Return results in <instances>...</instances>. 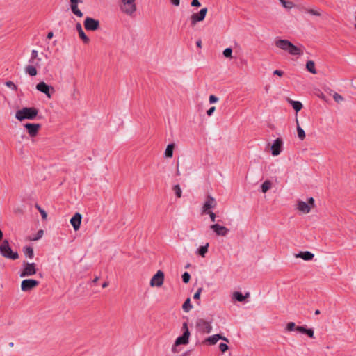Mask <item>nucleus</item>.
Masks as SVG:
<instances>
[{"instance_id": "nucleus-31", "label": "nucleus", "mask_w": 356, "mask_h": 356, "mask_svg": "<svg viewBox=\"0 0 356 356\" xmlns=\"http://www.w3.org/2000/svg\"><path fill=\"white\" fill-rule=\"evenodd\" d=\"M209 243H207L205 245L200 246L197 250V253L202 257H204L206 253L208 252Z\"/></svg>"}, {"instance_id": "nucleus-39", "label": "nucleus", "mask_w": 356, "mask_h": 356, "mask_svg": "<svg viewBox=\"0 0 356 356\" xmlns=\"http://www.w3.org/2000/svg\"><path fill=\"white\" fill-rule=\"evenodd\" d=\"M35 207L37 208V209L39 211V212L40 213L41 216H42V218L43 220H46L47 218V212L43 209H42L38 204H36L35 205Z\"/></svg>"}, {"instance_id": "nucleus-64", "label": "nucleus", "mask_w": 356, "mask_h": 356, "mask_svg": "<svg viewBox=\"0 0 356 356\" xmlns=\"http://www.w3.org/2000/svg\"><path fill=\"white\" fill-rule=\"evenodd\" d=\"M279 1L280 2V1H281V0H279Z\"/></svg>"}, {"instance_id": "nucleus-24", "label": "nucleus", "mask_w": 356, "mask_h": 356, "mask_svg": "<svg viewBox=\"0 0 356 356\" xmlns=\"http://www.w3.org/2000/svg\"><path fill=\"white\" fill-rule=\"evenodd\" d=\"M307 70L313 74H316L317 71L315 67V63L312 60H308L306 63Z\"/></svg>"}, {"instance_id": "nucleus-48", "label": "nucleus", "mask_w": 356, "mask_h": 356, "mask_svg": "<svg viewBox=\"0 0 356 356\" xmlns=\"http://www.w3.org/2000/svg\"><path fill=\"white\" fill-rule=\"evenodd\" d=\"M202 292V289L201 288H199L197 289V291L195 293L194 296H193V298L194 299H199L200 298V293Z\"/></svg>"}, {"instance_id": "nucleus-40", "label": "nucleus", "mask_w": 356, "mask_h": 356, "mask_svg": "<svg viewBox=\"0 0 356 356\" xmlns=\"http://www.w3.org/2000/svg\"><path fill=\"white\" fill-rule=\"evenodd\" d=\"M333 99H334L335 102H337V103H339L342 101H343V97L339 93H337L335 92L334 95H333Z\"/></svg>"}, {"instance_id": "nucleus-63", "label": "nucleus", "mask_w": 356, "mask_h": 356, "mask_svg": "<svg viewBox=\"0 0 356 356\" xmlns=\"http://www.w3.org/2000/svg\"><path fill=\"white\" fill-rule=\"evenodd\" d=\"M279 1L280 2V1H281V0H279Z\"/></svg>"}, {"instance_id": "nucleus-2", "label": "nucleus", "mask_w": 356, "mask_h": 356, "mask_svg": "<svg viewBox=\"0 0 356 356\" xmlns=\"http://www.w3.org/2000/svg\"><path fill=\"white\" fill-rule=\"evenodd\" d=\"M136 1L137 0H118L120 12L127 17H135L138 9Z\"/></svg>"}, {"instance_id": "nucleus-8", "label": "nucleus", "mask_w": 356, "mask_h": 356, "mask_svg": "<svg viewBox=\"0 0 356 356\" xmlns=\"http://www.w3.org/2000/svg\"><path fill=\"white\" fill-rule=\"evenodd\" d=\"M23 270L20 273V277H28L35 275L37 273L36 264L35 263H24Z\"/></svg>"}, {"instance_id": "nucleus-10", "label": "nucleus", "mask_w": 356, "mask_h": 356, "mask_svg": "<svg viewBox=\"0 0 356 356\" xmlns=\"http://www.w3.org/2000/svg\"><path fill=\"white\" fill-rule=\"evenodd\" d=\"M83 24L87 31H95L99 28V21L90 17H86Z\"/></svg>"}, {"instance_id": "nucleus-38", "label": "nucleus", "mask_w": 356, "mask_h": 356, "mask_svg": "<svg viewBox=\"0 0 356 356\" xmlns=\"http://www.w3.org/2000/svg\"><path fill=\"white\" fill-rule=\"evenodd\" d=\"M39 58H38V51L37 50H32L31 51V58L29 60V63H33L34 61V60H36Z\"/></svg>"}, {"instance_id": "nucleus-36", "label": "nucleus", "mask_w": 356, "mask_h": 356, "mask_svg": "<svg viewBox=\"0 0 356 356\" xmlns=\"http://www.w3.org/2000/svg\"><path fill=\"white\" fill-rule=\"evenodd\" d=\"M5 85L13 91H17L18 89L17 86L11 81H6Z\"/></svg>"}, {"instance_id": "nucleus-50", "label": "nucleus", "mask_w": 356, "mask_h": 356, "mask_svg": "<svg viewBox=\"0 0 356 356\" xmlns=\"http://www.w3.org/2000/svg\"><path fill=\"white\" fill-rule=\"evenodd\" d=\"M215 110H216L215 106H212V107H211L209 110H207V114L209 116H211V115L213 113V112L215 111Z\"/></svg>"}, {"instance_id": "nucleus-9", "label": "nucleus", "mask_w": 356, "mask_h": 356, "mask_svg": "<svg viewBox=\"0 0 356 356\" xmlns=\"http://www.w3.org/2000/svg\"><path fill=\"white\" fill-rule=\"evenodd\" d=\"M183 328L185 330V331L181 336L177 338L174 344L175 346H178L182 344L186 345L188 343L190 332L188 329L187 323L185 322L183 323Z\"/></svg>"}, {"instance_id": "nucleus-33", "label": "nucleus", "mask_w": 356, "mask_h": 356, "mask_svg": "<svg viewBox=\"0 0 356 356\" xmlns=\"http://www.w3.org/2000/svg\"><path fill=\"white\" fill-rule=\"evenodd\" d=\"M192 307H193V306L191 304V299L190 298H187L186 300V301L184 302L183 305H182L183 309L186 312H189L192 309Z\"/></svg>"}, {"instance_id": "nucleus-61", "label": "nucleus", "mask_w": 356, "mask_h": 356, "mask_svg": "<svg viewBox=\"0 0 356 356\" xmlns=\"http://www.w3.org/2000/svg\"><path fill=\"white\" fill-rule=\"evenodd\" d=\"M172 350L173 352H176L175 347H173Z\"/></svg>"}, {"instance_id": "nucleus-20", "label": "nucleus", "mask_w": 356, "mask_h": 356, "mask_svg": "<svg viewBox=\"0 0 356 356\" xmlns=\"http://www.w3.org/2000/svg\"><path fill=\"white\" fill-rule=\"evenodd\" d=\"M82 216L79 213H76L70 219V223L75 231L79 229L81 224Z\"/></svg>"}, {"instance_id": "nucleus-32", "label": "nucleus", "mask_w": 356, "mask_h": 356, "mask_svg": "<svg viewBox=\"0 0 356 356\" xmlns=\"http://www.w3.org/2000/svg\"><path fill=\"white\" fill-rule=\"evenodd\" d=\"M261 191L263 193H266L272 187V183L270 181L266 180L261 184Z\"/></svg>"}, {"instance_id": "nucleus-1", "label": "nucleus", "mask_w": 356, "mask_h": 356, "mask_svg": "<svg viewBox=\"0 0 356 356\" xmlns=\"http://www.w3.org/2000/svg\"><path fill=\"white\" fill-rule=\"evenodd\" d=\"M276 47L288 52L292 56H300L303 54L300 47L293 44L289 40L285 39H276L275 40Z\"/></svg>"}, {"instance_id": "nucleus-21", "label": "nucleus", "mask_w": 356, "mask_h": 356, "mask_svg": "<svg viewBox=\"0 0 356 356\" xmlns=\"http://www.w3.org/2000/svg\"><path fill=\"white\" fill-rule=\"evenodd\" d=\"M220 339H222L223 341H225L228 342V339L223 336H221L220 334H213L212 336L209 337L205 339V342L208 343L210 345H214L216 344Z\"/></svg>"}, {"instance_id": "nucleus-4", "label": "nucleus", "mask_w": 356, "mask_h": 356, "mask_svg": "<svg viewBox=\"0 0 356 356\" xmlns=\"http://www.w3.org/2000/svg\"><path fill=\"white\" fill-rule=\"evenodd\" d=\"M0 253L6 258L15 260L19 258V254L17 252H13L8 240H4L0 245Z\"/></svg>"}, {"instance_id": "nucleus-62", "label": "nucleus", "mask_w": 356, "mask_h": 356, "mask_svg": "<svg viewBox=\"0 0 356 356\" xmlns=\"http://www.w3.org/2000/svg\"><path fill=\"white\" fill-rule=\"evenodd\" d=\"M354 28H355V29L356 30V23H355V25H354Z\"/></svg>"}, {"instance_id": "nucleus-57", "label": "nucleus", "mask_w": 356, "mask_h": 356, "mask_svg": "<svg viewBox=\"0 0 356 356\" xmlns=\"http://www.w3.org/2000/svg\"><path fill=\"white\" fill-rule=\"evenodd\" d=\"M3 238V232L0 229V241L1 240V238Z\"/></svg>"}, {"instance_id": "nucleus-5", "label": "nucleus", "mask_w": 356, "mask_h": 356, "mask_svg": "<svg viewBox=\"0 0 356 356\" xmlns=\"http://www.w3.org/2000/svg\"><path fill=\"white\" fill-rule=\"evenodd\" d=\"M286 332L296 331L302 334H307L309 337L314 338V332L312 328H306L303 326H296L294 322H289L286 324Z\"/></svg>"}, {"instance_id": "nucleus-60", "label": "nucleus", "mask_w": 356, "mask_h": 356, "mask_svg": "<svg viewBox=\"0 0 356 356\" xmlns=\"http://www.w3.org/2000/svg\"><path fill=\"white\" fill-rule=\"evenodd\" d=\"M97 280H98V277H96V278H95V279H94L93 282H97Z\"/></svg>"}, {"instance_id": "nucleus-53", "label": "nucleus", "mask_w": 356, "mask_h": 356, "mask_svg": "<svg viewBox=\"0 0 356 356\" xmlns=\"http://www.w3.org/2000/svg\"><path fill=\"white\" fill-rule=\"evenodd\" d=\"M76 29L78 33H80V31H83V29H82V26L80 23L76 24Z\"/></svg>"}, {"instance_id": "nucleus-42", "label": "nucleus", "mask_w": 356, "mask_h": 356, "mask_svg": "<svg viewBox=\"0 0 356 356\" xmlns=\"http://www.w3.org/2000/svg\"><path fill=\"white\" fill-rule=\"evenodd\" d=\"M190 278H191V275L188 273L187 272H185L183 275H182V280H183V282L184 283H188L190 280Z\"/></svg>"}, {"instance_id": "nucleus-34", "label": "nucleus", "mask_w": 356, "mask_h": 356, "mask_svg": "<svg viewBox=\"0 0 356 356\" xmlns=\"http://www.w3.org/2000/svg\"><path fill=\"white\" fill-rule=\"evenodd\" d=\"M282 6L286 9H291L294 7V4L292 1H289L286 0H281L280 1Z\"/></svg>"}, {"instance_id": "nucleus-59", "label": "nucleus", "mask_w": 356, "mask_h": 356, "mask_svg": "<svg viewBox=\"0 0 356 356\" xmlns=\"http://www.w3.org/2000/svg\"><path fill=\"white\" fill-rule=\"evenodd\" d=\"M320 314V311L319 310H316L315 311V314Z\"/></svg>"}, {"instance_id": "nucleus-35", "label": "nucleus", "mask_w": 356, "mask_h": 356, "mask_svg": "<svg viewBox=\"0 0 356 356\" xmlns=\"http://www.w3.org/2000/svg\"><path fill=\"white\" fill-rule=\"evenodd\" d=\"M222 54H223V56L225 58H229V59H232L233 58V56H232V49L230 48V47L226 48L223 51Z\"/></svg>"}, {"instance_id": "nucleus-52", "label": "nucleus", "mask_w": 356, "mask_h": 356, "mask_svg": "<svg viewBox=\"0 0 356 356\" xmlns=\"http://www.w3.org/2000/svg\"><path fill=\"white\" fill-rule=\"evenodd\" d=\"M273 74H276L279 76H282L283 75V72H282L281 70H276L273 72Z\"/></svg>"}, {"instance_id": "nucleus-7", "label": "nucleus", "mask_w": 356, "mask_h": 356, "mask_svg": "<svg viewBox=\"0 0 356 356\" xmlns=\"http://www.w3.org/2000/svg\"><path fill=\"white\" fill-rule=\"evenodd\" d=\"M207 12V8L204 7L202 8L198 13L192 14L190 18L191 25L195 26L198 22L203 21L205 19Z\"/></svg>"}, {"instance_id": "nucleus-51", "label": "nucleus", "mask_w": 356, "mask_h": 356, "mask_svg": "<svg viewBox=\"0 0 356 356\" xmlns=\"http://www.w3.org/2000/svg\"><path fill=\"white\" fill-rule=\"evenodd\" d=\"M171 4L177 7L180 5V0H169Z\"/></svg>"}, {"instance_id": "nucleus-58", "label": "nucleus", "mask_w": 356, "mask_h": 356, "mask_svg": "<svg viewBox=\"0 0 356 356\" xmlns=\"http://www.w3.org/2000/svg\"><path fill=\"white\" fill-rule=\"evenodd\" d=\"M9 346H10V347H13L14 343H13V342H10V343H9Z\"/></svg>"}, {"instance_id": "nucleus-28", "label": "nucleus", "mask_w": 356, "mask_h": 356, "mask_svg": "<svg viewBox=\"0 0 356 356\" xmlns=\"http://www.w3.org/2000/svg\"><path fill=\"white\" fill-rule=\"evenodd\" d=\"M289 103L291 104V106H293V109L296 112L300 111L302 109V103L300 102L289 100Z\"/></svg>"}, {"instance_id": "nucleus-16", "label": "nucleus", "mask_w": 356, "mask_h": 356, "mask_svg": "<svg viewBox=\"0 0 356 356\" xmlns=\"http://www.w3.org/2000/svg\"><path fill=\"white\" fill-rule=\"evenodd\" d=\"M282 139L280 138L275 139L270 147L272 155L274 156H278L282 151Z\"/></svg>"}, {"instance_id": "nucleus-49", "label": "nucleus", "mask_w": 356, "mask_h": 356, "mask_svg": "<svg viewBox=\"0 0 356 356\" xmlns=\"http://www.w3.org/2000/svg\"><path fill=\"white\" fill-rule=\"evenodd\" d=\"M43 233H44V232H43V230H42V229H41V230H39V231L38 232L37 236H36V237H35V238H33V241H36V240H38V239H40V238H42V235H43Z\"/></svg>"}, {"instance_id": "nucleus-37", "label": "nucleus", "mask_w": 356, "mask_h": 356, "mask_svg": "<svg viewBox=\"0 0 356 356\" xmlns=\"http://www.w3.org/2000/svg\"><path fill=\"white\" fill-rule=\"evenodd\" d=\"M79 35L85 44H88L90 42L89 38L85 34L83 31H80V33H79Z\"/></svg>"}, {"instance_id": "nucleus-29", "label": "nucleus", "mask_w": 356, "mask_h": 356, "mask_svg": "<svg viewBox=\"0 0 356 356\" xmlns=\"http://www.w3.org/2000/svg\"><path fill=\"white\" fill-rule=\"evenodd\" d=\"M296 124H297L298 136L301 140H303L305 138V131L299 125L298 119H296Z\"/></svg>"}, {"instance_id": "nucleus-30", "label": "nucleus", "mask_w": 356, "mask_h": 356, "mask_svg": "<svg viewBox=\"0 0 356 356\" xmlns=\"http://www.w3.org/2000/svg\"><path fill=\"white\" fill-rule=\"evenodd\" d=\"M304 10L305 13L310 14L314 16H321V13L318 9H314V8H304Z\"/></svg>"}, {"instance_id": "nucleus-17", "label": "nucleus", "mask_w": 356, "mask_h": 356, "mask_svg": "<svg viewBox=\"0 0 356 356\" xmlns=\"http://www.w3.org/2000/svg\"><path fill=\"white\" fill-rule=\"evenodd\" d=\"M83 0H70V6L72 13L78 17L83 16V12L79 8V4L82 3Z\"/></svg>"}, {"instance_id": "nucleus-56", "label": "nucleus", "mask_w": 356, "mask_h": 356, "mask_svg": "<svg viewBox=\"0 0 356 356\" xmlns=\"http://www.w3.org/2000/svg\"><path fill=\"white\" fill-rule=\"evenodd\" d=\"M108 286V282H104L103 284H102V287L103 288H106Z\"/></svg>"}, {"instance_id": "nucleus-13", "label": "nucleus", "mask_w": 356, "mask_h": 356, "mask_svg": "<svg viewBox=\"0 0 356 356\" xmlns=\"http://www.w3.org/2000/svg\"><path fill=\"white\" fill-rule=\"evenodd\" d=\"M35 88L38 91L45 94L48 98H51V94L54 92V88L44 81L38 83Z\"/></svg>"}, {"instance_id": "nucleus-3", "label": "nucleus", "mask_w": 356, "mask_h": 356, "mask_svg": "<svg viewBox=\"0 0 356 356\" xmlns=\"http://www.w3.org/2000/svg\"><path fill=\"white\" fill-rule=\"evenodd\" d=\"M38 114V110L35 107H23L15 112V118L22 122L25 120H33Z\"/></svg>"}, {"instance_id": "nucleus-26", "label": "nucleus", "mask_w": 356, "mask_h": 356, "mask_svg": "<svg viewBox=\"0 0 356 356\" xmlns=\"http://www.w3.org/2000/svg\"><path fill=\"white\" fill-rule=\"evenodd\" d=\"M175 145L174 144H169L168 145L165 151V156L167 158H171L173 156V150H174Z\"/></svg>"}, {"instance_id": "nucleus-54", "label": "nucleus", "mask_w": 356, "mask_h": 356, "mask_svg": "<svg viewBox=\"0 0 356 356\" xmlns=\"http://www.w3.org/2000/svg\"><path fill=\"white\" fill-rule=\"evenodd\" d=\"M196 45H197L198 47H200V48H201V47H202V42H201V40H197V41L196 42Z\"/></svg>"}, {"instance_id": "nucleus-47", "label": "nucleus", "mask_w": 356, "mask_h": 356, "mask_svg": "<svg viewBox=\"0 0 356 356\" xmlns=\"http://www.w3.org/2000/svg\"><path fill=\"white\" fill-rule=\"evenodd\" d=\"M191 5L193 7H200L201 3H200L199 0H192Z\"/></svg>"}, {"instance_id": "nucleus-46", "label": "nucleus", "mask_w": 356, "mask_h": 356, "mask_svg": "<svg viewBox=\"0 0 356 356\" xmlns=\"http://www.w3.org/2000/svg\"><path fill=\"white\" fill-rule=\"evenodd\" d=\"M206 213L209 215V217H210L211 220L212 222H215L216 216V214L213 211H209V212H207Z\"/></svg>"}, {"instance_id": "nucleus-45", "label": "nucleus", "mask_w": 356, "mask_h": 356, "mask_svg": "<svg viewBox=\"0 0 356 356\" xmlns=\"http://www.w3.org/2000/svg\"><path fill=\"white\" fill-rule=\"evenodd\" d=\"M40 61H41V58H38L36 60H34V61L33 63H29L31 65H35V69H37L38 67H40Z\"/></svg>"}, {"instance_id": "nucleus-19", "label": "nucleus", "mask_w": 356, "mask_h": 356, "mask_svg": "<svg viewBox=\"0 0 356 356\" xmlns=\"http://www.w3.org/2000/svg\"><path fill=\"white\" fill-rule=\"evenodd\" d=\"M216 201L214 197L211 196H208L207 200L205 201L203 207H202V213H205L209 211H211V209H214L216 207Z\"/></svg>"}, {"instance_id": "nucleus-12", "label": "nucleus", "mask_w": 356, "mask_h": 356, "mask_svg": "<svg viewBox=\"0 0 356 356\" xmlns=\"http://www.w3.org/2000/svg\"><path fill=\"white\" fill-rule=\"evenodd\" d=\"M164 282V273L161 270H158L150 280V286L154 287H161Z\"/></svg>"}, {"instance_id": "nucleus-55", "label": "nucleus", "mask_w": 356, "mask_h": 356, "mask_svg": "<svg viewBox=\"0 0 356 356\" xmlns=\"http://www.w3.org/2000/svg\"><path fill=\"white\" fill-rule=\"evenodd\" d=\"M54 34H53V32H49L48 34H47V38L48 39H51L52 38Z\"/></svg>"}, {"instance_id": "nucleus-11", "label": "nucleus", "mask_w": 356, "mask_h": 356, "mask_svg": "<svg viewBox=\"0 0 356 356\" xmlns=\"http://www.w3.org/2000/svg\"><path fill=\"white\" fill-rule=\"evenodd\" d=\"M24 127L26 129L29 136L34 138L38 136L41 124L38 123H26L24 124Z\"/></svg>"}, {"instance_id": "nucleus-44", "label": "nucleus", "mask_w": 356, "mask_h": 356, "mask_svg": "<svg viewBox=\"0 0 356 356\" xmlns=\"http://www.w3.org/2000/svg\"><path fill=\"white\" fill-rule=\"evenodd\" d=\"M209 101L210 104H214L218 101V98L215 95H211L209 96Z\"/></svg>"}, {"instance_id": "nucleus-15", "label": "nucleus", "mask_w": 356, "mask_h": 356, "mask_svg": "<svg viewBox=\"0 0 356 356\" xmlns=\"http://www.w3.org/2000/svg\"><path fill=\"white\" fill-rule=\"evenodd\" d=\"M38 284L39 282L35 280H24L21 283V289L23 291H29L36 287Z\"/></svg>"}, {"instance_id": "nucleus-18", "label": "nucleus", "mask_w": 356, "mask_h": 356, "mask_svg": "<svg viewBox=\"0 0 356 356\" xmlns=\"http://www.w3.org/2000/svg\"><path fill=\"white\" fill-rule=\"evenodd\" d=\"M210 228L219 236H226L229 232L228 228L219 224L211 225Z\"/></svg>"}, {"instance_id": "nucleus-23", "label": "nucleus", "mask_w": 356, "mask_h": 356, "mask_svg": "<svg viewBox=\"0 0 356 356\" xmlns=\"http://www.w3.org/2000/svg\"><path fill=\"white\" fill-rule=\"evenodd\" d=\"M295 257L296 258H301L305 261H310L314 258V254H312V252H310L309 251H305V252H300L298 254H296L295 255Z\"/></svg>"}, {"instance_id": "nucleus-22", "label": "nucleus", "mask_w": 356, "mask_h": 356, "mask_svg": "<svg viewBox=\"0 0 356 356\" xmlns=\"http://www.w3.org/2000/svg\"><path fill=\"white\" fill-rule=\"evenodd\" d=\"M24 72L31 76H35L38 74V70L35 69V65L30 63L25 66Z\"/></svg>"}, {"instance_id": "nucleus-6", "label": "nucleus", "mask_w": 356, "mask_h": 356, "mask_svg": "<svg viewBox=\"0 0 356 356\" xmlns=\"http://www.w3.org/2000/svg\"><path fill=\"white\" fill-rule=\"evenodd\" d=\"M315 207L314 199L309 197L308 202L298 200L296 204V209L303 214L309 213L312 209Z\"/></svg>"}, {"instance_id": "nucleus-41", "label": "nucleus", "mask_w": 356, "mask_h": 356, "mask_svg": "<svg viewBox=\"0 0 356 356\" xmlns=\"http://www.w3.org/2000/svg\"><path fill=\"white\" fill-rule=\"evenodd\" d=\"M175 192V194L177 195V197H181V188L179 185H175L173 188Z\"/></svg>"}, {"instance_id": "nucleus-14", "label": "nucleus", "mask_w": 356, "mask_h": 356, "mask_svg": "<svg viewBox=\"0 0 356 356\" xmlns=\"http://www.w3.org/2000/svg\"><path fill=\"white\" fill-rule=\"evenodd\" d=\"M196 326L200 332L203 333H210L212 330L211 323L204 319H198L196 322Z\"/></svg>"}, {"instance_id": "nucleus-25", "label": "nucleus", "mask_w": 356, "mask_h": 356, "mask_svg": "<svg viewBox=\"0 0 356 356\" xmlns=\"http://www.w3.org/2000/svg\"><path fill=\"white\" fill-rule=\"evenodd\" d=\"M247 296H243L241 292L235 291L232 293V298L238 301V302H243L245 300Z\"/></svg>"}, {"instance_id": "nucleus-27", "label": "nucleus", "mask_w": 356, "mask_h": 356, "mask_svg": "<svg viewBox=\"0 0 356 356\" xmlns=\"http://www.w3.org/2000/svg\"><path fill=\"white\" fill-rule=\"evenodd\" d=\"M23 251L26 257H29V259L33 258L34 253L33 248L30 246L24 247Z\"/></svg>"}, {"instance_id": "nucleus-43", "label": "nucleus", "mask_w": 356, "mask_h": 356, "mask_svg": "<svg viewBox=\"0 0 356 356\" xmlns=\"http://www.w3.org/2000/svg\"><path fill=\"white\" fill-rule=\"evenodd\" d=\"M219 348L221 352L225 353L228 350V346L226 343H221L219 345Z\"/></svg>"}]
</instances>
